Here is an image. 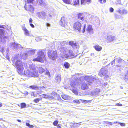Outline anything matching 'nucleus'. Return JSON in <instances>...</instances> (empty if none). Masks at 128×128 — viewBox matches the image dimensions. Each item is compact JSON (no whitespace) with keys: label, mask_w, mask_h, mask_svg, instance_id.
Instances as JSON below:
<instances>
[{"label":"nucleus","mask_w":128,"mask_h":128,"mask_svg":"<svg viewBox=\"0 0 128 128\" xmlns=\"http://www.w3.org/2000/svg\"><path fill=\"white\" fill-rule=\"evenodd\" d=\"M79 80L81 82L80 85L81 89L83 90H87L92 88L93 78L92 77L88 76H81L79 79L78 78H76L71 82L70 85L73 88H76L78 84V82Z\"/></svg>","instance_id":"obj_1"},{"label":"nucleus","mask_w":128,"mask_h":128,"mask_svg":"<svg viewBox=\"0 0 128 128\" xmlns=\"http://www.w3.org/2000/svg\"><path fill=\"white\" fill-rule=\"evenodd\" d=\"M16 58H14L12 61L13 65L17 69L18 73L21 74L23 73L24 69L23 63L21 60H17L16 61Z\"/></svg>","instance_id":"obj_2"},{"label":"nucleus","mask_w":128,"mask_h":128,"mask_svg":"<svg viewBox=\"0 0 128 128\" xmlns=\"http://www.w3.org/2000/svg\"><path fill=\"white\" fill-rule=\"evenodd\" d=\"M70 50V48L68 46L64 47L61 48L60 51L61 53L60 54V56L63 58H65L69 57V55L68 54Z\"/></svg>","instance_id":"obj_3"},{"label":"nucleus","mask_w":128,"mask_h":128,"mask_svg":"<svg viewBox=\"0 0 128 128\" xmlns=\"http://www.w3.org/2000/svg\"><path fill=\"white\" fill-rule=\"evenodd\" d=\"M29 68L30 70H27L26 74L29 76L35 77L36 74L34 66L32 64L30 66Z\"/></svg>","instance_id":"obj_4"},{"label":"nucleus","mask_w":128,"mask_h":128,"mask_svg":"<svg viewBox=\"0 0 128 128\" xmlns=\"http://www.w3.org/2000/svg\"><path fill=\"white\" fill-rule=\"evenodd\" d=\"M78 18L82 20L83 22L85 23L82 31V33H84L85 32V30L86 23L87 22L86 20V16L84 13H79L78 14Z\"/></svg>","instance_id":"obj_5"},{"label":"nucleus","mask_w":128,"mask_h":128,"mask_svg":"<svg viewBox=\"0 0 128 128\" xmlns=\"http://www.w3.org/2000/svg\"><path fill=\"white\" fill-rule=\"evenodd\" d=\"M48 54L49 58L53 60H56L58 56L56 51L50 50L48 51Z\"/></svg>","instance_id":"obj_6"},{"label":"nucleus","mask_w":128,"mask_h":128,"mask_svg":"<svg viewBox=\"0 0 128 128\" xmlns=\"http://www.w3.org/2000/svg\"><path fill=\"white\" fill-rule=\"evenodd\" d=\"M73 26L75 30H78L79 32H81V24L79 21H77L74 23Z\"/></svg>","instance_id":"obj_7"},{"label":"nucleus","mask_w":128,"mask_h":128,"mask_svg":"<svg viewBox=\"0 0 128 128\" xmlns=\"http://www.w3.org/2000/svg\"><path fill=\"white\" fill-rule=\"evenodd\" d=\"M100 92V89L98 88H97L93 90L91 92L88 93L87 94L92 96H97L99 95Z\"/></svg>","instance_id":"obj_8"},{"label":"nucleus","mask_w":128,"mask_h":128,"mask_svg":"<svg viewBox=\"0 0 128 128\" xmlns=\"http://www.w3.org/2000/svg\"><path fill=\"white\" fill-rule=\"evenodd\" d=\"M5 34L4 30L2 29H0V40L1 41L4 40L5 39L8 38V36H5Z\"/></svg>","instance_id":"obj_9"},{"label":"nucleus","mask_w":128,"mask_h":128,"mask_svg":"<svg viewBox=\"0 0 128 128\" xmlns=\"http://www.w3.org/2000/svg\"><path fill=\"white\" fill-rule=\"evenodd\" d=\"M108 72L107 69L105 67H103L101 69L99 74L102 77V76H106V75H108Z\"/></svg>","instance_id":"obj_10"},{"label":"nucleus","mask_w":128,"mask_h":128,"mask_svg":"<svg viewBox=\"0 0 128 128\" xmlns=\"http://www.w3.org/2000/svg\"><path fill=\"white\" fill-rule=\"evenodd\" d=\"M24 7L26 10L29 11L30 12H33L34 10V8L32 5H30L27 6L25 4L24 6Z\"/></svg>","instance_id":"obj_11"},{"label":"nucleus","mask_w":128,"mask_h":128,"mask_svg":"<svg viewBox=\"0 0 128 128\" xmlns=\"http://www.w3.org/2000/svg\"><path fill=\"white\" fill-rule=\"evenodd\" d=\"M60 24L62 26L65 27L67 24V22L66 21L65 18L62 17L60 22Z\"/></svg>","instance_id":"obj_12"},{"label":"nucleus","mask_w":128,"mask_h":128,"mask_svg":"<svg viewBox=\"0 0 128 128\" xmlns=\"http://www.w3.org/2000/svg\"><path fill=\"white\" fill-rule=\"evenodd\" d=\"M86 31L90 34H93L94 33V32L92 26L90 25H88L86 29Z\"/></svg>","instance_id":"obj_13"},{"label":"nucleus","mask_w":128,"mask_h":128,"mask_svg":"<svg viewBox=\"0 0 128 128\" xmlns=\"http://www.w3.org/2000/svg\"><path fill=\"white\" fill-rule=\"evenodd\" d=\"M68 44L69 45L71 46L74 48H77L79 47V46L78 43L72 41H70Z\"/></svg>","instance_id":"obj_14"},{"label":"nucleus","mask_w":128,"mask_h":128,"mask_svg":"<svg viewBox=\"0 0 128 128\" xmlns=\"http://www.w3.org/2000/svg\"><path fill=\"white\" fill-rule=\"evenodd\" d=\"M44 50H42L40 51V62H44L45 60V57L44 54Z\"/></svg>","instance_id":"obj_15"},{"label":"nucleus","mask_w":128,"mask_h":128,"mask_svg":"<svg viewBox=\"0 0 128 128\" xmlns=\"http://www.w3.org/2000/svg\"><path fill=\"white\" fill-rule=\"evenodd\" d=\"M46 70V68L44 66H43L42 67H40V73L41 72L42 73L44 72L45 70H46V74L48 75L49 76H50V72L48 70Z\"/></svg>","instance_id":"obj_16"},{"label":"nucleus","mask_w":128,"mask_h":128,"mask_svg":"<svg viewBox=\"0 0 128 128\" xmlns=\"http://www.w3.org/2000/svg\"><path fill=\"white\" fill-rule=\"evenodd\" d=\"M40 97H42L46 98H48L49 99H54V98L52 96L47 94H42L40 95Z\"/></svg>","instance_id":"obj_17"},{"label":"nucleus","mask_w":128,"mask_h":128,"mask_svg":"<svg viewBox=\"0 0 128 128\" xmlns=\"http://www.w3.org/2000/svg\"><path fill=\"white\" fill-rule=\"evenodd\" d=\"M61 76L60 74L56 75L55 78V80L56 83L58 84L61 81Z\"/></svg>","instance_id":"obj_18"},{"label":"nucleus","mask_w":128,"mask_h":128,"mask_svg":"<svg viewBox=\"0 0 128 128\" xmlns=\"http://www.w3.org/2000/svg\"><path fill=\"white\" fill-rule=\"evenodd\" d=\"M95 49L98 51H100L102 49V47L98 44L94 46Z\"/></svg>","instance_id":"obj_19"},{"label":"nucleus","mask_w":128,"mask_h":128,"mask_svg":"<svg viewBox=\"0 0 128 128\" xmlns=\"http://www.w3.org/2000/svg\"><path fill=\"white\" fill-rule=\"evenodd\" d=\"M115 38V37L114 36L110 35L108 36L107 38V39L109 42H111L113 41Z\"/></svg>","instance_id":"obj_20"},{"label":"nucleus","mask_w":128,"mask_h":128,"mask_svg":"<svg viewBox=\"0 0 128 128\" xmlns=\"http://www.w3.org/2000/svg\"><path fill=\"white\" fill-rule=\"evenodd\" d=\"M22 29L24 30V34L28 36L30 35L29 32L25 27H22Z\"/></svg>","instance_id":"obj_21"},{"label":"nucleus","mask_w":128,"mask_h":128,"mask_svg":"<svg viewBox=\"0 0 128 128\" xmlns=\"http://www.w3.org/2000/svg\"><path fill=\"white\" fill-rule=\"evenodd\" d=\"M92 20L93 23L94 24L96 23H98L99 22V19L96 17L93 18L92 19Z\"/></svg>","instance_id":"obj_22"},{"label":"nucleus","mask_w":128,"mask_h":128,"mask_svg":"<svg viewBox=\"0 0 128 128\" xmlns=\"http://www.w3.org/2000/svg\"><path fill=\"white\" fill-rule=\"evenodd\" d=\"M73 5L76 6H78L80 4V0H73Z\"/></svg>","instance_id":"obj_23"},{"label":"nucleus","mask_w":128,"mask_h":128,"mask_svg":"<svg viewBox=\"0 0 128 128\" xmlns=\"http://www.w3.org/2000/svg\"><path fill=\"white\" fill-rule=\"evenodd\" d=\"M58 44H60L61 46H63L64 45L67 44H68V42L67 41H64L61 42H58Z\"/></svg>","instance_id":"obj_24"},{"label":"nucleus","mask_w":128,"mask_h":128,"mask_svg":"<svg viewBox=\"0 0 128 128\" xmlns=\"http://www.w3.org/2000/svg\"><path fill=\"white\" fill-rule=\"evenodd\" d=\"M116 62L118 63H121L122 62V60L120 58H118L115 59Z\"/></svg>","instance_id":"obj_25"},{"label":"nucleus","mask_w":128,"mask_h":128,"mask_svg":"<svg viewBox=\"0 0 128 128\" xmlns=\"http://www.w3.org/2000/svg\"><path fill=\"white\" fill-rule=\"evenodd\" d=\"M64 2L68 4H72V0H62Z\"/></svg>","instance_id":"obj_26"},{"label":"nucleus","mask_w":128,"mask_h":128,"mask_svg":"<svg viewBox=\"0 0 128 128\" xmlns=\"http://www.w3.org/2000/svg\"><path fill=\"white\" fill-rule=\"evenodd\" d=\"M62 97L63 99L65 100L68 99L69 97L68 96V95L65 94L62 95Z\"/></svg>","instance_id":"obj_27"},{"label":"nucleus","mask_w":128,"mask_h":128,"mask_svg":"<svg viewBox=\"0 0 128 128\" xmlns=\"http://www.w3.org/2000/svg\"><path fill=\"white\" fill-rule=\"evenodd\" d=\"M35 52V50H31L28 51V52L29 54L31 55L34 54Z\"/></svg>","instance_id":"obj_28"},{"label":"nucleus","mask_w":128,"mask_h":128,"mask_svg":"<svg viewBox=\"0 0 128 128\" xmlns=\"http://www.w3.org/2000/svg\"><path fill=\"white\" fill-rule=\"evenodd\" d=\"M70 64L68 62H65L64 64V66L66 68H69Z\"/></svg>","instance_id":"obj_29"},{"label":"nucleus","mask_w":128,"mask_h":128,"mask_svg":"<svg viewBox=\"0 0 128 128\" xmlns=\"http://www.w3.org/2000/svg\"><path fill=\"white\" fill-rule=\"evenodd\" d=\"M40 6H45L46 4L44 0H40Z\"/></svg>","instance_id":"obj_30"},{"label":"nucleus","mask_w":128,"mask_h":128,"mask_svg":"<svg viewBox=\"0 0 128 128\" xmlns=\"http://www.w3.org/2000/svg\"><path fill=\"white\" fill-rule=\"evenodd\" d=\"M128 13V10L125 9H123L122 11L121 14H126Z\"/></svg>","instance_id":"obj_31"},{"label":"nucleus","mask_w":128,"mask_h":128,"mask_svg":"<svg viewBox=\"0 0 128 128\" xmlns=\"http://www.w3.org/2000/svg\"><path fill=\"white\" fill-rule=\"evenodd\" d=\"M30 88L32 89L36 90L38 88V87L36 86L32 85L29 86Z\"/></svg>","instance_id":"obj_32"},{"label":"nucleus","mask_w":128,"mask_h":128,"mask_svg":"<svg viewBox=\"0 0 128 128\" xmlns=\"http://www.w3.org/2000/svg\"><path fill=\"white\" fill-rule=\"evenodd\" d=\"M26 105L24 102L20 104V108H26Z\"/></svg>","instance_id":"obj_33"},{"label":"nucleus","mask_w":128,"mask_h":128,"mask_svg":"<svg viewBox=\"0 0 128 128\" xmlns=\"http://www.w3.org/2000/svg\"><path fill=\"white\" fill-rule=\"evenodd\" d=\"M68 53H69L70 56H69V57L70 58L72 56H74V53L71 50H70L68 52Z\"/></svg>","instance_id":"obj_34"},{"label":"nucleus","mask_w":128,"mask_h":128,"mask_svg":"<svg viewBox=\"0 0 128 128\" xmlns=\"http://www.w3.org/2000/svg\"><path fill=\"white\" fill-rule=\"evenodd\" d=\"M18 44H16L15 42H13L12 44V46L14 48H17L18 46Z\"/></svg>","instance_id":"obj_35"},{"label":"nucleus","mask_w":128,"mask_h":128,"mask_svg":"<svg viewBox=\"0 0 128 128\" xmlns=\"http://www.w3.org/2000/svg\"><path fill=\"white\" fill-rule=\"evenodd\" d=\"M32 60L34 61L40 62V57L38 56L37 58L33 59Z\"/></svg>","instance_id":"obj_36"},{"label":"nucleus","mask_w":128,"mask_h":128,"mask_svg":"<svg viewBox=\"0 0 128 128\" xmlns=\"http://www.w3.org/2000/svg\"><path fill=\"white\" fill-rule=\"evenodd\" d=\"M41 15L40 16H42L43 18H46V15L45 13L44 12H41Z\"/></svg>","instance_id":"obj_37"},{"label":"nucleus","mask_w":128,"mask_h":128,"mask_svg":"<svg viewBox=\"0 0 128 128\" xmlns=\"http://www.w3.org/2000/svg\"><path fill=\"white\" fill-rule=\"evenodd\" d=\"M81 4L82 5H84L86 3V0H80Z\"/></svg>","instance_id":"obj_38"},{"label":"nucleus","mask_w":128,"mask_h":128,"mask_svg":"<svg viewBox=\"0 0 128 128\" xmlns=\"http://www.w3.org/2000/svg\"><path fill=\"white\" fill-rule=\"evenodd\" d=\"M26 126H28L30 128H33L34 126L32 125H30V124L27 122L26 123Z\"/></svg>","instance_id":"obj_39"},{"label":"nucleus","mask_w":128,"mask_h":128,"mask_svg":"<svg viewBox=\"0 0 128 128\" xmlns=\"http://www.w3.org/2000/svg\"><path fill=\"white\" fill-rule=\"evenodd\" d=\"M72 91L73 93H74L75 94L77 95L78 94V92L77 91L73 89L72 90Z\"/></svg>","instance_id":"obj_40"},{"label":"nucleus","mask_w":128,"mask_h":128,"mask_svg":"<svg viewBox=\"0 0 128 128\" xmlns=\"http://www.w3.org/2000/svg\"><path fill=\"white\" fill-rule=\"evenodd\" d=\"M99 2L101 4H103L106 2V0H99Z\"/></svg>","instance_id":"obj_41"},{"label":"nucleus","mask_w":128,"mask_h":128,"mask_svg":"<svg viewBox=\"0 0 128 128\" xmlns=\"http://www.w3.org/2000/svg\"><path fill=\"white\" fill-rule=\"evenodd\" d=\"M58 123V121L57 120H55L53 122V124L54 126L57 125V124Z\"/></svg>","instance_id":"obj_42"},{"label":"nucleus","mask_w":128,"mask_h":128,"mask_svg":"<svg viewBox=\"0 0 128 128\" xmlns=\"http://www.w3.org/2000/svg\"><path fill=\"white\" fill-rule=\"evenodd\" d=\"M40 100V99L38 98H36L34 100V102L36 103H37Z\"/></svg>","instance_id":"obj_43"},{"label":"nucleus","mask_w":128,"mask_h":128,"mask_svg":"<svg viewBox=\"0 0 128 128\" xmlns=\"http://www.w3.org/2000/svg\"><path fill=\"white\" fill-rule=\"evenodd\" d=\"M52 16L50 14H48V16L47 19L48 20L50 19L51 18Z\"/></svg>","instance_id":"obj_44"},{"label":"nucleus","mask_w":128,"mask_h":128,"mask_svg":"<svg viewBox=\"0 0 128 128\" xmlns=\"http://www.w3.org/2000/svg\"><path fill=\"white\" fill-rule=\"evenodd\" d=\"M28 92L26 91H25L23 93V94L25 96H26L28 95Z\"/></svg>","instance_id":"obj_45"},{"label":"nucleus","mask_w":128,"mask_h":128,"mask_svg":"<svg viewBox=\"0 0 128 128\" xmlns=\"http://www.w3.org/2000/svg\"><path fill=\"white\" fill-rule=\"evenodd\" d=\"M73 102L74 103H76L78 104L80 103L79 101L78 100H74Z\"/></svg>","instance_id":"obj_46"},{"label":"nucleus","mask_w":128,"mask_h":128,"mask_svg":"<svg viewBox=\"0 0 128 128\" xmlns=\"http://www.w3.org/2000/svg\"><path fill=\"white\" fill-rule=\"evenodd\" d=\"M56 96L57 98V99L58 100H60L61 99V98H60V96L58 94H57V95H56Z\"/></svg>","instance_id":"obj_47"},{"label":"nucleus","mask_w":128,"mask_h":128,"mask_svg":"<svg viewBox=\"0 0 128 128\" xmlns=\"http://www.w3.org/2000/svg\"><path fill=\"white\" fill-rule=\"evenodd\" d=\"M109 10L110 12H113L114 11V9L112 7H111L110 8Z\"/></svg>","instance_id":"obj_48"},{"label":"nucleus","mask_w":128,"mask_h":128,"mask_svg":"<svg viewBox=\"0 0 128 128\" xmlns=\"http://www.w3.org/2000/svg\"><path fill=\"white\" fill-rule=\"evenodd\" d=\"M122 11L120 9L118 10L116 12L119 13L120 14H121Z\"/></svg>","instance_id":"obj_49"},{"label":"nucleus","mask_w":128,"mask_h":128,"mask_svg":"<svg viewBox=\"0 0 128 128\" xmlns=\"http://www.w3.org/2000/svg\"><path fill=\"white\" fill-rule=\"evenodd\" d=\"M52 94L53 96H56V95H57V94L56 92H52Z\"/></svg>","instance_id":"obj_50"},{"label":"nucleus","mask_w":128,"mask_h":128,"mask_svg":"<svg viewBox=\"0 0 128 128\" xmlns=\"http://www.w3.org/2000/svg\"><path fill=\"white\" fill-rule=\"evenodd\" d=\"M115 59H114L110 63L111 65H113V64H114L115 62Z\"/></svg>","instance_id":"obj_51"},{"label":"nucleus","mask_w":128,"mask_h":128,"mask_svg":"<svg viewBox=\"0 0 128 128\" xmlns=\"http://www.w3.org/2000/svg\"><path fill=\"white\" fill-rule=\"evenodd\" d=\"M32 20L31 18H30L29 20V22L30 24L32 23Z\"/></svg>","instance_id":"obj_52"},{"label":"nucleus","mask_w":128,"mask_h":128,"mask_svg":"<svg viewBox=\"0 0 128 128\" xmlns=\"http://www.w3.org/2000/svg\"><path fill=\"white\" fill-rule=\"evenodd\" d=\"M0 51L1 52H4V48H0Z\"/></svg>","instance_id":"obj_53"},{"label":"nucleus","mask_w":128,"mask_h":128,"mask_svg":"<svg viewBox=\"0 0 128 128\" xmlns=\"http://www.w3.org/2000/svg\"><path fill=\"white\" fill-rule=\"evenodd\" d=\"M30 24V26L32 28H34V25L32 24V23Z\"/></svg>","instance_id":"obj_54"},{"label":"nucleus","mask_w":128,"mask_h":128,"mask_svg":"<svg viewBox=\"0 0 128 128\" xmlns=\"http://www.w3.org/2000/svg\"><path fill=\"white\" fill-rule=\"evenodd\" d=\"M116 105L118 106H122V104H120L117 103L116 104Z\"/></svg>","instance_id":"obj_55"},{"label":"nucleus","mask_w":128,"mask_h":128,"mask_svg":"<svg viewBox=\"0 0 128 128\" xmlns=\"http://www.w3.org/2000/svg\"><path fill=\"white\" fill-rule=\"evenodd\" d=\"M120 125L122 126H124L125 125V124L124 123H120Z\"/></svg>","instance_id":"obj_56"},{"label":"nucleus","mask_w":128,"mask_h":128,"mask_svg":"<svg viewBox=\"0 0 128 128\" xmlns=\"http://www.w3.org/2000/svg\"><path fill=\"white\" fill-rule=\"evenodd\" d=\"M86 1L87 2H88L89 3H90L91 2V0H86Z\"/></svg>","instance_id":"obj_57"},{"label":"nucleus","mask_w":128,"mask_h":128,"mask_svg":"<svg viewBox=\"0 0 128 128\" xmlns=\"http://www.w3.org/2000/svg\"><path fill=\"white\" fill-rule=\"evenodd\" d=\"M107 122L108 124H109L112 125V122Z\"/></svg>","instance_id":"obj_58"},{"label":"nucleus","mask_w":128,"mask_h":128,"mask_svg":"<svg viewBox=\"0 0 128 128\" xmlns=\"http://www.w3.org/2000/svg\"><path fill=\"white\" fill-rule=\"evenodd\" d=\"M46 26L47 27H50V24L48 23H47L46 24Z\"/></svg>","instance_id":"obj_59"},{"label":"nucleus","mask_w":128,"mask_h":128,"mask_svg":"<svg viewBox=\"0 0 128 128\" xmlns=\"http://www.w3.org/2000/svg\"><path fill=\"white\" fill-rule=\"evenodd\" d=\"M28 54H28V53H24V54L26 56H28Z\"/></svg>","instance_id":"obj_60"},{"label":"nucleus","mask_w":128,"mask_h":128,"mask_svg":"<svg viewBox=\"0 0 128 128\" xmlns=\"http://www.w3.org/2000/svg\"><path fill=\"white\" fill-rule=\"evenodd\" d=\"M90 55L92 56H94V54L93 53H92L90 54Z\"/></svg>","instance_id":"obj_61"},{"label":"nucleus","mask_w":128,"mask_h":128,"mask_svg":"<svg viewBox=\"0 0 128 128\" xmlns=\"http://www.w3.org/2000/svg\"><path fill=\"white\" fill-rule=\"evenodd\" d=\"M57 128H61V127L60 126L59 124H58V125L57 126Z\"/></svg>","instance_id":"obj_62"},{"label":"nucleus","mask_w":128,"mask_h":128,"mask_svg":"<svg viewBox=\"0 0 128 128\" xmlns=\"http://www.w3.org/2000/svg\"><path fill=\"white\" fill-rule=\"evenodd\" d=\"M17 121L19 122H22V121H21L20 120H17Z\"/></svg>","instance_id":"obj_63"},{"label":"nucleus","mask_w":128,"mask_h":128,"mask_svg":"<svg viewBox=\"0 0 128 128\" xmlns=\"http://www.w3.org/2000/svg\"><path fill=\"white\" fill-rule=\"evenodd\" d=\"M2 106V103L0 102V107H1Z\"/></svg>","instance_id":"obj_64"}]
</instances>
